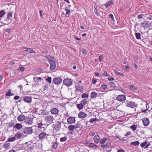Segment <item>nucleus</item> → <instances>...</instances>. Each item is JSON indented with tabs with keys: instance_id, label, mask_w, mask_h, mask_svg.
<instances>
[{
	"instance_id": "obj_6",
	"label": "nucleus",
	"mask_w": 152,
	"mask_h": 152,
	"mask_svg": "<svg viewBox=\"0 0 152 152\" xmlns=\"http://www.w3.org/2000/svg\"><path fill=\"white\" fill-rule=\"evenodd\" d=\"M151 23L148 21H144L141 23V26L143 27L144 29L150 28Z\"/></svg>"
},
{
	"instance_id": "obj_8",
	"label": "nucleus",
	"mask_w": 152,
	"mask_h": 152,
	"mask_svg": "<svg viewBox=\"0 0 152 152\" xmlns=\"http://www.w3.org/2000/svg\"><path fill=\"white\" fill-rule=\"evenodd\" d=\"M48 135V134H47L44 132H42L39 134L38 136V137L40 139L43 140L44 139H47V136Z\"/></svg>"
},
{
	"instance_id": "obj_10",
	"label": "nucleus",
	"mask_w": 152,
	"mask_h": 152,
	"mask_svg": "<svg viewBox=\"0 0 152 152\" xmlns=\"http://www.w3.org/2000/svg\"><path fill=\"white\" fill-rule=\"evenodd\" d=\"M33 129L32 127H29L26 128L24 131V133L25 134H29L32 133Z\"/></svg>"
},
{
	"instance_id": "obj_54",
	"label": "nucleus",
	"mask_w": 152,
	"mask_h": 152,
	"mask_svg": "<svg viewBox=\"0 0 152 152\" xmlns=\"http://www.w3.org/2000/svg\"><path fill=\"white\" fill-rule=\"evenodd\" d=\"M95 134V133L94 132H90L89 133V135L90 136H93Z\"/></svg>"
},
{
	"instance_id": "obj_36",
	"label": "nucleus",
	"mask_w": 152,
	"mask_h": 152,
	"mask_svg": "<svg viewBox=\"0 0 152 152\" xmlns=\"http://www.w3.org/2000/svg\"><path fill=\"white\" fill-rule=\"evenodd\" d=\"M33 79L34 81L36 82H38L39 80H41L42 78L41 77H34Z\"/></svg>"
},
{
	"instance_id": "obj_38",
	"label": "nucleus",
	"mask_w": 152,
	"mask_h": 152,
	"mask_svg": "<svg viewBox=\"0 0 152 152\" xmlns=\"http://www.w3.org/2000/svg\"><path fill=\"white\" fill-rule=\"evenodd\" d=\"M115 72L117 75H121L122 77L124 76V75L123 73L119 72L117 70H115Z\"/></svg>"
},
{
	"instance_id": "obj_37",
	"label": "nucleus",
	"mask_w": 152,
	"mask_h": 152,
	"mask_svg": "<svg viewBox=\"0 0 152 152\" xmlns=\"http://www.w3.org/2000/svg\"><path fill=\"white\" fill-rule=\"evenodd\" d=\"M129 88L132 91H133L137 89V88L134 86L133 85H131L130 86V87Z\"/></svg>"
},
{
	"instance_id": "obj_47",
	"label": "nucleus",
	"mask_w": 152,
	"mask_h": 152,
	"mask_svg": "<svg viewBox=\"0 0 152 152\" xmlns=\"http://www.w3.org/2000/svg\"><path fill=\"white\" fill-rule=\"evenodd\" d=\"M147 143V142L146 141H145L143 143H141L140 145L142 148H143L145 146Z\"/></svg>"
},
{
	"instance_id": "obj_62",
	"label": "nucleus",
	"mask_w": 152,
	"mask_h": 152,
	"mask_svg": "<svg viewBox=\"0 0 152 152\" xmlns=\"http://www.w3.org/2000/svg\"><path fill=\"white\" fill-rule=\"evenodd\" d=\"M20 98V97L18 96H16L14 97V99L16 100H18Z\"/></svg>"
},
{
	"instance_id": "obj_46",
	"label": "nucleus",
	"mask_w": 152,
	"mask_h": 152,
	"mask_svg": "<svg viewBox=\"0 0 152 152\" xmlns=\"http://www.w3.org/2000/svg\"><path fill=\"white\" fill-rule=\"evenodd\" d=\"M21 135L20 133H17L15 134V136L16 138H17L18 139L20 138L21 137Z\"/></svg>"
},
{
	"instance_id": "obj_45",
	"label": "nucleus",
	"mask_w": 152,
	"mask_h": 152,
	"mask_svg": "<svg viewBox=\"0 0 152 152\" xmlns=\"http://www.w3.org/2000/svg\"><path fill=\"white\" fill-rule=\"evenodd\" d=\"M101 88L105 90L107 88V86L105 84L102 85L101 86Z\"/></svg>"
},
{
	"instance_id": "obj_19",
	"label": "nucleus",
	"mask_w": 152,
	"mask_h": 152,
	"mask_svg": "<svg viewBox=\"0 0 152 152\" xmlns=\"http://www.w3.org/2000/svg\"><path fill=\"white\" fill-rule=\"evenodd\" d=\"M94 142L96 143H98L100 140V137L98 135H96L93 137Z\"/></svg>"
},
{
	"instance_id": "obj_63",
	"label": "nucleus",
	"mask_w": 152,
	"mask_h": 152,
	"mask_svg": "<svg viewBox=\"0 0 152 152\" xmlns=\"http://www.w3.org/2000/svg\"><path fill=\"white\" fill-rule=\"evenodd\" d=\"M101 147L103 148H107V145H102Z\"/></svg>"
},
{
	"instance_id": "obj_9",
	"label": "nucleus",
	"mask_w": 152,
	"mask_h": 152,
	"mask_svg": "<svg viewBox=\"0 0 152 152\" xmlns=\"http://www.w3.org/2000/svg\"><path fill=\"white\" fill-rule=\"evenodd\" d=\"M33 118H27L25 119L24 122L28 125H31L33 122Z\"/></svg>"
},
{
	"instance_id": "obj_44",
	"label": "nucleus",
	"mask_w": 152,
	"mask_h": 152,
	"mask_svg": "<svg viewBox=\"0 0 152 152\" xmlns=\"http://www.w3.org/2000/svg\"><path fill=\"white\" fill-rule=\"evenodd\" d=\"M46 80L49 83H51L52 78L50 77H48L46 79Z\"/></svg>"
},
{
	"instance_id": "obj_24",
	"label": "nucleus",
	"mask_w": 152,
	"mask_h": 152,
	"mask_svg": "<svg viewBox=\"0 0 152 152\" xmlns=\"http://www.w3.org/2000/svg\"><path fill=\"white\" fill-rule=\"evenodd\" d=\"M10 145V143H6L3 145V147L4 149H8Z\"/></svg>"
},
{
	"instance_id": "obj_34",
	"label": "nucleus",
	"mask_w": 152,
	"mask_h": 152,
	"mask_svg": "<svg viewBox=\"0 0 152 152\" xmlns=\"http://www.w3.org/2000/svg\"><path fill=\"white\" fill-rule=\"evenodd\" d=\"M16 139V137H12L9 138L7 140L8 142H12L15 141Z\"/></svg>"
},
{
	"instance_id": "obj_43",
	"label": "nucleus",
	"mask_w": 152,
	"mask_h": 152,
	"mask_svg": "<svg viewBox=\"0 0 152 152\" xmlns=\"http://www.w3.org/2000/svg\"><path fill=\"white\" fill-rule=\"evenodd\" d=\"M67 139V137L66 136H64L63 137H61L60 139V141L61 142H63L65 141Z\"/></svg>"
},
{
	"instance_id": "obj_7",
	"label": "nucleus",
	"mask_w": 152,
	"mask_h": 152,
	"mask_svg": "<svg viewBox=\"0 0 152 152\" xmlns=\"http://www.w3.org/2000/svg\"><path fill=\"white\" fill-rule=\"evenodd\" d=\"M62 80L60 77L54 78L53 80V83L56 85H58L62 83Z\"/></svg>"
},
{
	"instance_id": "obj_48",
	"label": "nucleus",
	"mask_w": 152,
	"mask_h": 152,
	"mask_svg": "<svg viewBox=\"0 0 152 152\" xmlns=\"http://www.w3.org/2000/svg\"><path fill=\"white\" fill-rule=\"evenodd\" d=\"M144 15L142 14H140L138 15L137 17V18L138 19H141L142 18L143 16Z\"/></svg>"
},
{
	"instance_id": "obj_40",
	"label": "nucleus",
	"mask_w": 152,
	"mask_h": 152,
	"mask_svg": "<svg viewBox=\"0 0 152 152\" xmlns=\"http://www.w3.org/2000/svg\"><path fill=\"white\" fill-rule=\"evenodd\" d=\"M87 101L85 99L82 101L80 103L84 106L87 104Z\"/></svg>"
},
{
	"instance_id": "obj_15",
	"label": "nucleus",
	"mask_w": 152,
	"mask_h": 152,
	"mask_svg": "<svg viewBox=\"0 0 152 152\" xmlns=\"http://www.w3.org/2000/svg\"><path fill=\"white\" fill-rule=\"evenodd\" d=\"M142 121L143 125L145 126H147L150 123L149 119L148 118H145L143 119Z\"/></svg>"
},
{
	"instance_id": "obj_1",
	"label": "nucleus",
	"mask_w": 152,
	"mask_h": 152,
	"mask_svg": "<svg viewBox=\"0 0 152 152\" xmlns=\"http://www.w3.org/2000/svg\"><path fill=\"white\" fill-rule=\"evenodd\" d=\"M88 121H84V122H78L74 126L75 129H77L79 128H81L84 129L87 126Z\"/></svg>"
},
{
	"instance_id": "obj_57",
	"label": "nucleus",
	"mask_w": 152,
	"mask_h": 152,
	"mask_svg": "<svg viewBox=\"0 0 152 152\" xmlns=\"http://www.w3.org/2000/svg\"><path fill=\"white\" fill-rule=\"evenodd\" d=\"M82 52L83 54L84 55H86V52L84 49L82 50Z\"/></svg>"
},
{
	"instance_id": "obj_12",
	"label": "nucleus",
	"mask_w": 152,
	"mask_h": 152,
	"mask_svg": "<svg viewBox=\"0 0 152 152\" xmlns=\"http://www.w3.org/2000/svg\"><path fill=\"white\" fill-rule=\"evenodd\" d=\"M58 143L57 142V139L56 140L53 141L52 143V149L54 150L56 149L58 146Z\"/></svg>"
},
{
	"instance_id": "obj_17",
	"label": "nucleus",
	"mask_w": 152,
	"mask_h": 152,
	"mask_svg": "<svg viewBox=\"0 0 152 152\" xmlns=\"http://www.w3.org/2000/svg\"><path fill=\"white\" fill-rule=\"evenodd\" d=\"M59 112V111L56 108H53L50 110V112L53 115L57 114Z\"/></svg>"
},
{
	"instance_id": "obj_59",
	"label": "nucleus",
	"mask_w": 152,
	"mask_h": 152,
	"mask_svg": "<svg viewBox=\"0 0 152 152\" xmlns=\"http://www.w3.org/2000/svg\"><path fill=\"white\" fill-rule=\"evenodd\" d=\"M109 17L112 20L114 19L113 15L112 14H111L109 15Z\"/></svg>"
},
{
	"instance_id": "obj_16",
	"label": "nucleus",
	"mask_w": 152,
	"mask_h": 152,
	"mask_svg": "<svg viewBox=\"0 0 152 152\" xmlns=\"http://www.w3.org/2000/svg\"><path fill=\"white\" fill-rule=\"evenodd\" d=\"M23 100L25 102L28 103L31 102V98L28 96H25L23 97Z\"/></svg>"
},
{
	"instance_id": "obj_31",
	"label": "nucleus",
	"mask_w": 152,
	"mask_h": 152,
	"mask_svg": "<svg viewBox=\"0 0 152 152\" xmlns=\"http://www.w3.org/2000/svg\"><path fill=\"white\" fill-rule=\"evenodd\" d=\"M68 128H69V131L72 132H73L74 129H75L74 125H70L68 126Z\"/></svg>"
},
{
	"instance_id": "obj_60",
	"label": "nucleus",
	"mask_w": 152,
	"mask_h": 152,
	"mask_svg": "<svg viewBox=\"0 0 152 152\" xmlns=\"http://www.w3.org/2000/svg\"><path fill=\"white\" fill-rule=\"evenodd\" d=\"M96 121V120H95V119H94V118H92V119H91L89 120V122L90 123H93L94 121Z\"/></svg>"
},
{
	"instance_id": "obj_3",
	"label": "nucleus",
	"mask_w": 152,
	"mask_h": 152,
	"mask_svg": "<svg viewBox=\"0 0 152 152\" xmlns=\"http://www.w3.org/2000/svg\"><path fill=\"white\" fill-rule=\"evenodd\" d=\"M45 119L46 122L48 123H52L54 119V117L52 115H47L45 116Z\"/></svg>"
},
{
	"instance_id": "obj_26",
	"label": "nucleus",
	"mask_w": 152,
	"mask_h": 152,
	"mask_svg": "<svg viewBox=\"0 0 152 152\" xmlns=\"http://www.w3.org/2000/svg\"><path fill=\"white\" fill-rule=\"evenodd\" d=\"M22 125L20 124H17L14 126V128H16L17 129L19 130L22 128Z\"/></svg>"
},
{
	"instance_id": "obj_52",
	"label": "nucleus",
	"mask_w": 152,
	"mask_h": 152,
	"mask_svg": "<svg viewBox=\"0 0 152 152\" xmlns=\"http://www.w3.org/2000/svg\"><path fill=\"white\" fill-rule=\"evenodd\" d=\"M132 134V133L131 132H127V133L125 134V137H127L128 136Z\"/></svg>"
},
{
	"instance_id": "obj_33",
	"label": "nucleus",
	"mask_w": 152,
	"mask_h": 152,
	"mask_svg": "<svg viewBox=\"0 0 152 152\" xmlns=\"http://www.w3.org/2000/svg\"><path fill=\"white\" fill-rule=\"evenodd\" d=\"M110 85V87L113 88H115V85L114 83L113 82H109Z\"/></svg>"
},
{
	"instance_id": "obj_5",
	"label": "nucleus",
	"mask_w": 152,
	"mask_h": 152,
	"mask_svg": "<svg viewBox=\"0 0 152 152\" xmlns=\"http://www.w3.org/2000/svg\"><path fill=\"white\" fill-rule=\"evenodd\" d=\"M53 129L56 131H58L61 129V124L59 122H57L53 124Z\"/></svg>"
},
{
	"instance_id": "obj_21",
	"label": "nucleus",
	"mask_w": 152,
	"mask_h": 152,
	"mask_svg": "<svg viewBox=\"0 0 152 152\" xmlns=\"http://www.w3.org/2000/svg\"><path fill=\"white\" fill-rule=\"evenodd\" d=\"M87 114L84 112H80L78 115V117L80 118H83L86 117Z\"/></svg>"
},
{
	"instance_id": "obj_2",
	"label": "nucleus",
	"mask_w": 152,
	"mask_h": 152,
	"mask_svg": "<svg viewBox=\"0 0 152 152\" xmlns=\"http://www.w3.org/2000/svg\"><path fill=\"white\" fill-rule=\"evenodd\" d=\"M126 106L130 107L132 108H135L137 107V104L134 102L132 101H126L124 102Z\"/></svg>"
},
{
	"instance_id": "obj_32",
	"label": "nucleus",
	"mask_w": 152,
	"mask_h": 152,
	"mask_svg": "<svg viewBox=\"0 0 152 152\" xmlns=\"http://www.w3.org/2000/svg\"><path fill=\"white\" fill-rule=\"evenodd\" d=\"M135 35L136 39H141V34L140 33H135Z\"/></svg>"
},
{
	"instance_id": "obj_14",
	"label": "nucleus",
	"mask_w": 152,
	"mask_h": 152,
	"mask_svg": "<svg viewBox=\"0 0 152 152\" xmlns=\"http://www.w3.org/2000/svg\"><path fill=\"white\" fill-rule=\"evenodd\" d=\"M49 62L50 65V70H53L56 67V65L55 62L52 60H49Z\"/></svg>"
},
{
	"instance_id": "obj_25",
	"label": "nucleus",
	"mask_w": 152,
	"mask_h": 152,
	"mask_svg": "<svg viewBox=\"0 0 152 152\" xmlns=\"http://www.w3.org/2000/svg\"><path fill=\"white\" fill-rule=\"evenodd\" d=\"M97 95V94L94 91L91 93L90 96L91 98H94L96 97Z\"/></svg>"
},
{
	"instance_id": "obj_64",
	"label": "nucleus",
	"mask_w": 152,
	"mask_h": 152,
	"mask_svg": "<svg viewBox=\"0 0 152 152\" xmlns=\"http://www.w3.org/2000/svg\"><path fill=\"white\" fill-rule=\"evenodd\" d=\"M117 152H125V151L124 150L122 149H120L118 150V151Z\"/></svg>"
},
{
	"instance_id": "obj_39",
	"label": "nucleus",
	"mask_w": 152,
	"mask_h": 152,
	"mask_svg": "<svg viewBox=\"0 0 152 152\" xmlns=\"http://www.w3.org/2000/svg\"><path fill=\"white\" fill-rule=\"evenodd\" d=\"M77 106L79 110L82 109L84 107L81 103L77 104Z\"/></svg>"
},
{
	"instance_id": "obj_27",
	"label": "nucleus",
	"mask_w": 152,
	"mask_h": 152,
	"mask_svg": "<svg viewBox=\"0 0 152 152\" xmlns=\"http://www.w3.org/2000/svg\"><path fill=\"white\" fill-rule=\"evenodd\" d=\"M113 4V2L112 0L108 1L107 3L104 4V6L106 8H107L111 5Z\"/></svg>"
},
{
	"instance_id": "obj_28",
	"label": "nucleus",
	"mask_w": 152,
	"mask_h": 152,
	"mask_svg": "<svg viewBox=\"0 0 152 152\" xmlns=\"http://www.w3.org/2000/svg\"><path fill=\"white\" fill-rule=\"evenodd\" d=\"M140 144V142L138 141L135 142H131L130 143L131 145H133L134 146H138Z\"/></svg>"
},
{
	"instance_id": "obj_55",
	"label": "nucleus",
	"mask_w": 152,
	"mask_h": 152,
	"mask_svg": "<svg viewBox=\"0 0 152 152\" xmlns=\"http://www.w3.org/2000/svg\"><path fill=\"white\" fill-rule=\"evenodd\" d=\"M19 69L21 72H23L24 71V68L23 66H20L19 67Z\"/></svg>"
},
{
	"instance_id": "obj_4",
	"label": "nucleus",
	"mask_w": 152,
	"mask_h": 152,
	"mask_svg": "<svg viewBox=\"0 0 152 152\" xmlns=\"http://www.w3.org/2000/svg\"><path fill=\"white\" fill-rule=\"evenodd\" d=\"M63 83L64 85L69 87L72 85L73 83L72 80L71 79L66 78L64 80Z\"/></svg>"
},
{
	"instance_id": "obj_35",
	"label": "nucleus",
	"mask_w": 152,
	"mask_h": 152,
	"mask_svg": "<svg viewBox=\"0 0 152 152\" xmlns=\"http://www.w3.org/2000/svg\"><path fill=\"white\" fill-rule=\"evenodd\" d=\"M65 10L66 11V13L65 14V16L66 17H69V16L70 15V10L67 9L66 8L65 9Z\"/></svg>"
},
{
	"instance_id": "obj_18",
	"label": "nucleus",
	"mask_w": 152,
	"mask_h": 152,
	"mask_svg": "<svg viewBox=\"0 0 152 152\" xmlns=\"http://www.w3.org/2000/svg\"><path fill=\"white\" fill-rule=\"evenodd\" d=\"M109 139L106 137H103L100 140L99 142L101 144H104L107 141V143H108L109 142Z\"/></svg>"
},
{
	"instance_id": "obj_41",
	"label": "nucleus",
	"mask_w": 152,
	"mask_h": 152,
	"mask_svg": "<svg viewBox=\"0 0 152 152\" xmlns=\"http://www.w3.org/2000/svg\"><path fill=\"white\" fill-rule=\"evenodd\" d=\"M5 14V12L4 10H2L0 11V17L1 18L3 17Z\"/></svg>"
},
{
	"instance_id": "obj_20",
	"label": "nucleus",
	"mask_w": 152,
	"mask_h": 152,
	"mask_svg": "<svg viewBox=\"0 0 152 152\" xmlns=\"http://www.w3.org/2000/svg\"><path fill=\"white\" fill-rule=\"evenodd\" d=\"M17 119L19 121H22L24 120H25L26 117L23 115H21L18 116Z\"/></svg>"
},
{
	"instance_id": "obj_58",
	"label": "nucleus",
	"mask_w": 152,
	"mask_h": 152,
	"mask_svg": "<svg viewBox=\"0 0 152 152\" xmlns=\"http://www.w3.org/2000/svg\"><path fill=\"white\" fill-rule=\"evenodd\" d=\"M102 75L104 76L108 77V75L107 72H104L102 74Z\"/></svg>"
},
{
	"instance_id": "obj_30",
	"label": "nucleus",
	"mask_w": 152,
	"mask_h": 152,
	"mask_svg": "<svg viewBox=\"0 0 152 152\" xmlns=\"http://www.w3.org/2000/svg\"><path fill=\"white\" fill-rule=\"evenodd\" d=\"M137 126L135 124L133 125L130 127V128L133 131H134L137 129Z\"/></svg>"
},
{
	"instance_id": "obj_11",
	"label": "nucleus",
	"mask_w": 152,
	"mask_h": 152,
	"mask_svg": "<svg viewBox=\"0 0 152 152\" xmlns=\"http://www.w3.org/2000/svg\"><path fill=\"white\" fill-rule=\"evenodd\" d=\"M116 99L119 102H123L125 100L126 97L124 95H120L116 97Z\"/></svg>"
},
{
	"instance_id": "obj_50",
	"label": "nucleus",
	"mask_w": 152,
	"mask_h": 152,
	"mask_svg": "<svg viewBox=\"0 0 152 152\" xmlns=\"http://www.w3.org/2000/svg\"><path fill=\"white\" fill-rule=\"evenodd\" d=\"M88 95L86 94H82V97L83 98H87L88 97Z\"/></svg>"
},
{
	"instance_id": "obj_29",
	"label": "nucleus",
	"mask_w": 152,
	"mask_h": 152,
	"mask_svg": "<svg viewBox=\"0 0 152 152\" xmlns=\"http://www.w3.org/2000/svg\"><path fill=\"white\" fill-rule=\"evenodd\" d=\"M5 95L7 96H13L14 94H13L12 93L11 90L9 89L8 91L6 92Z\"/></svg>"
},
{
	"instance_id": "obj_56",
	"label": "nucleus",
	"mask_w": 152,
	"mask_h": 152,
	"mask_svg": "<svg viewBox=\"0 0 152 152\" xmlns=\"http://www.w3.org/2000/svg\"><path fill=\"white\" fill-rule=\"evenodd\" d=\"M96 79H95L94 78H93L92 79V84H95L96 83Z\"/></svg>"
},
{
	"instance_id": "obj_13",
	"label": "nucleus",
	"mask_w": 152,
	"mask_h": 152,
	"mask_svg": "<svg viewBox=\"0 0 152 152\" xmlns=\"http://www.w3.org/2000/svg\"><path fill=\"white\" fill-rule=\"evenodd\" d=\"M67 122L69 124H73L75 122V118L73 117H70L67 119Z\"/></svg>"
},
{
	"instance_id": "obj_23",
	"label": "nucleus",
	"mask_w": 152,
	"mask_h": 152,
	"mask_svg": "<svg viewBox=\"0 0 152 152\" xmlns=\"http://www.w3.org/2000/svg\"><path fill=\"white\" fill-rule=\"evenodd\" d=\"M26 49V50H25L28 53H36L35 51L31 48H25V49Z\"/></svg>"
},
{
	"instance_id": "obj_51",
	"label": "nucleus",
	"mask_w": 152,
	"mask_h": 152,
	"mask_svg": "<svg viewBox=\"0 0 152 152\" xmlns=\"http://www.w3.org/2000/svg\"><path fill=\"white\" fill-rule=\"evenodd\" d=\"M89 146L90 147L93 148L94 147L96 146V145L94 143H91L89 144Z\"/></svg>"
},
{
	"instance_id": "obj_61",
	"label": "nucleus",
	"mask_w": 152,
	"mask_h": 152,
	"mask_svg": "<svg viewBox=\"0 0 152 152\" xmlns=\"http://www.w3.org/2000/svg\"><path fill=\"white\" fill-rule=\"evenodd\" d=\"M13 124L12 123H10L8 124V126L10 127L13 126Z\"/></svg>"
},
{
	"instance_id": "obj_42",
	"label": "nucleus",
	"mask_w": 152,
	"mask_h": 152,
	"mask_svg": "<svg viewBox=\"0 0 152 152\" xmlns=\"http://www.w3.org/2000/svg\"><path fill=\"white\" fill-rule=\"evenodd\" d=\"M115 90H117L119 91H121L122 92H124V90L120 86H115V88H114Z\"/></svg>"
},
{
	"instance_id": "obj_53",
	"label": "nucleus",
	"mask_w": 152,
	"mask_h": 152,
	"mask_svg": "<svg viewBox=\"0 0 152 152\" xmlns=\"http://www.w3.org/2000/svg\"><path fill=\"white\" fill-rule=\"evenodd\" d=\"M64 115L65 118H66L68 117L69 115L68 112H66L64 113Z\"/></svg>"
},
{
	"instance_id": "obj_49",
	"label": "nucleus",
	"mask_w": 152,
	"mask_h": 152,
	"mask_svg": "<svg viewBox=\"0 0 152 152\" xmlns=\"http://www.w3.org/2000/svg\"><path fill=\"white\" fill-rule=\"evenodd\" d=\"M43 124L42 123H40L38 124V127L40 129L42 128Z\"/></svg>"
},
{
	"instance_id": "obj_22",
	"label": "nucleus",
	"mask_w": 152,
	"mask_h": 152,
	"mask_svg": "<svg viewBox=\"0 0 152 152\" xmlns=\"http://www.w3.org/2000/svg\"><path fill=\"white\" fill-rule=\"evenodd\" d=\"M12 17V14L11 12H9L7 13L6 20L9 21L11 19Z\"/></svg>"
}]
</instances>
